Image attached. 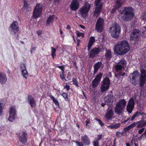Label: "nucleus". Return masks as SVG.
<instances>
[{
	"mask_svg": "<svg viewBox=\"0 0 146 146\" xmlns=\"http://www.w3.org/2000/svg\"><path fill=\"white\" fill-rule=\"evenodd\" d=\"M74 142L78 146H84L83 143L82 142H80L78 141H75Z\"/></svg>",
	"mask_w": 146,
	"mask_h": 146,
	"instance_id": "49530a36",
	"label": "nucleus"
},
{
	"mask_svg": "<svg viewBox=\"0 0 146 146\" xmlns=\"http://www.w3.org/2000/svg\"><path fill=\"white\" fill-rule=\"evenodd\" d=\"M85 122H86V126H88V124L90 123V121L89 120L86 121Z\"/></svg>",
	"mask_w": 146,
	"mask_h": 146,
	"instance_id": "69168bd1",
	"label": "nucleus"
},
{
	"mask_svg": "<svg viewBox=\"0 0 146 146\" xmlns=\"http://www.w3.org/2000/svg\"><path fill=\"white\" fill-rule=\"evenodd\" d=\"M127 105L134 107V101L133 98H131L128 102Z\"/></svg>",
	"mask_w": 146,
	"mask_h": 146,
	"instance_id": "72a5a7b5",
	"label": "nucleus"
},
{
	"mask_svg": "<svg viewBox=\"0 0 146 146\" xmlns=\"http://www.w3.org/2000/svg\"><path fill=\"white\" fill-rule=\"evenodd\" d=\"M136 125H137V122H133L132 124H131L130 125L131 128V129L134 127Z\"/></svg>",
	"mask_w": 146,
	"mask_h": 146,
	"instance_id": "3c124183",
	"label": "nucleus"
},
{
	"mask_svg": "<svg viewBox=\"0 0 146 146\" xmlns=\"http://www.w3.org/2000/svg\"><path fill=\"white\" fill-rule=\"evenodd\" d=\"M140 111H137L135 112L133 115L131 117V120H133L135 117H138L140 115Z\"/></svg>",
	"mask_w": 146,
	"mask_h": 146,
	"instance_id": "c9c22d12",
	"label": "nucleus"
},
{
	"mask_svg": "<svg viewBox=\"0 0 146 146\" xmlns=\"http://www.w3.org/2000/svg\"><path fill=\"white\" fill-rule=\"evenodd\" d=\"M143 31L142 32V33L143 36L146 37V27L144 26L142 28Z\"/></svg>",
	"mask_w": 146,
	"mask_h": 146,
	"instance_id": "a19ab883",
	"label": "nucleus"
},
{
	"mask_svg": "<svg viewBox=\"0 0 146 146\" xmlns=\"http://www.w3.org/2000/svg\"><path fill=\"white\" fill-rule=\"evenodd\" d=\"M102 136L103 135L102 134L98 135L97 137L95 138V140L98 141L102 138Z\"/></svg>",
	"mask_w": 146,
	"mask_h": 146,
	"instance_id": "a18cd8bd",
	"label": "nucleus"
},
{
	"mask_svg": "<svg viewBox=\"0 0 146 146\" xmlns=\"http://www.w3.org/2000/svg\"><path fill=\"white\" fill-rule=\"evenodd\" d=\"M58 67L60 69H61L62 71V74H64V67L63 66H59Z\"/></svg>",
	"mask_w": 146,
	"mask_h": 146,
	"instance_id": "09e8293b",
	"label": "nucleus"
},
{
	"mask_svg": "<svg viewBox=\"0 0 146 146\" xmlns=\"http://www.w3.org/2000/svg\"><path fill=\"white\" fill-rule=\"evenodd\" d=\"M130 40H131V44L133 45L135 44L137 42V41L138 40L136 39H131V37H130Z\"/></svg>",
	"mask_w": 146,
	"mask_h": 146,
	"instance_id": "ea45409f",
	"label": "nucleus"
},
{
	"mask_svg": "<svg viewBox=\"0 0 146 146\" xmlns=\"http://www.w3.org/2000/svg\"><path fill=\"white\" fill-rule=\"evenodd\" d=\"M92 44H93L88 42V51H89L90 50V49L91 48Z\"/></svg>",
	"mask_w": 146,
	"mask_h": 146,
	"instance_id": "6e6d98bb",
	"label": "nucleus"
},
{
	"mask_svg": "<svg viewBox=\"0 0 146 146\" xmlns=\"http://www.w3.org/2000/svg\"><path fill=\"white\" fill-rule=\"evenodd\" d=\"M139 73L137 70L134 71V72L130 74V76H135V77H138L139 76Z\"/></svg>",
	"mask_w": 146,
	"mask_h": 146,
	"instance_id": "58836bf2",
	"label": "nucleus"
},
{
	"mask_svg": "<svg viewBox=\"0 0 146 146\" xmlns=\"http://www.w3.org/2000/svg\"><path fill=\"white\" fill-rule=\"evenodd\" d=\"M28 100L32 108H33L36 105L35 102L31 96H28Z\"/></svg>",
	"mask_w": 146,
	"mask_h": 146,
	"instance_id": "cd10ccee",
	"label": "nucleus"
},
{
	"mask_svg": "<svg viewBox=\"0 0 146 146\" xmlns=\"http://www.w3.org/2000/svg\"><path fill=\"white\" fill-rule=\"evenodd\" d=\"M132 76V78H131L130 79V82L133 84H134V85H136L137 84V83L136 82V79L137 78V77L133 76Z\"/></svg>",
	"mask_w": 146,
	"mask_h": 146,
	"instance_id": "473e14b6",
	"label": "nucleus"
},
{
	"mask_svg": "<svg viewBox=\"0 0 146 146\" xmlns=\"http://www.w3.org/2000/svg\"><path fill=\"white\" fill-rule=\"evenodd\" d=\"M54 15H50L48 18L46 22V25H49V24L53 22L54 19Z\"/></svg>",
	"mask_w": 146,
	"mask_h": 146,
	"instance_id": "7c9ffc66",
	"label": "nucleus"
},
{
	"mask_svg": "<svg viewBox=\"0 0 146 146\" xmlns=\"http://www.w3.org/2000/svg\"><path fill=\"white\" fill-rule=\"evenodd\" d=\"M123 66H121L120 64H117L115 66V76L117 78H119L121 75V72L122 69L123 68Z\"/></svg>",
	"mask_w": 146,
	"mask_h": 146,
	"instance_id": "dca6fc26",
	"label": "nucleus"
},
{
	"mask_svg": "<svg viewBox=\"0 0 146 146\" xmlns=\"http://www.w3.org/2000/svg\"><path fill=\"white\" fill-rule=\"evenodd\" d=\"M51 49L52 50L51 53V55L53 58H54V57L56 56V49L53 47H51Z\"/></svg>",
	"mask_w": 146,
	"mask_h": 146,
	"instance_id": "4c0bfd02",
	"label": "nucleus"
},
{
	"mask_svg": "<svg viewBox=\"0 0 146 146\" xmlns=\"http://www.w3.org/2000/svg\"><path fill=\"white\" fill-rule=\"evenodd\" d=\"M24 7L25 8H27L28 7V4L26 2L24 1Z\"/></svg>",
	"mask_w": 146,
	"mask_h": 146,
	"instance_id": "680f3d73",
	"label": "nucleus"
},
{
	"mask_svg": "<svg viewBox=\"0 0 146 146\" xmlns=\"http://www.w3.org/2000/svg\"><path fill=\"white\" fill-rule=\"evenodd\" d=\"M145 128H142L141 129L139 130L138 133L139 134H141L144 131Z\"/></svg>",
	"mask_w": 146,
	"mask_h": 146,
	"instance_id": "4d7b16f0",
	"label": "nucleus"
},
{
	"mask_svg": "<svg viewBox=\"0 0 146 146\" xmlns=\"http://www.w3.org/2000/svg\"><path fill=\"white\" fill-rule=\"evenodd\" d=\"M116 104L125 108L126 105V102L124 99H121Z\"/></svg>",
	"mask_w": 146,
	"mask_h": 146,
	"instance_id": "c85d7f7f",
	"label": "nucleus"
},
{
	"mask_svg": "<svg viewBox=\"0 0 146 146\" xmlns=\"http://www.w3.org/2000/svg\"><path fill=\"white\" fill-rule=\"evenodd\" d=\"M72 81L74 85L78 87H79V85H78V82L76 78H73Z\"/></svg>",
	"mask_w": 146,
	"mask_h": 146,
	"instance_id": "79ce46f5",
	"label": "nucleus"
},
{
	"mask_svg": "<svg viewBox=\"0 0 146 146\" xmlns=\"http://www.w3.org/2000/svg\"><path fill=\"white\" fill-rule=\"evenodd\" d=\"M62 95L64 97V98L65 99V100L68 99L67 97L68 95L66 93H63L62 94Z\"/></svg>",
	"mask_w": 146,
	"mask_h": 146,
	"instance_id": "603ef678",
	"label": "nucleus"
},
{
	"mask_svg": "<svg viewBox=\"0 0 146 146\" xmlns=\"http://www.w3.org/2000/svg\"><path fill=\"white\" fill-rule=\"evenodd\" d=\"M117 54L122 55L127 53L130 50V45L128 42L125 40L119 42L115 46Z\"/></svg>",
	"mask_w": 146,
	"mask_h": 146,
	"instance_id": "f257e3e1",
	"label": "nucleus"
},
{
	"mask_svg": "<svg viewBox=\"0 0 146 146\" xmlns=\"http://www.w3.org/2000/svg\"><path fill=\"white\" fill-rule=\"evenodd\" d=\"M7 80L6 75L0 72V83L2 84H5Z\"/></svg>",
	"mask_w": 146,
	"mask_h": 146,
	"instance_id": "393cba45",
	"label": "nucleus"
},
{
	"mask_svg": "<svg viewBox=\"0 0 146 146\" xmlns=\"http://www.w3.org/2000/svg\"><path fill=\"white\" fill-rule=\"evenodd\" d=\"M134 107L127 105V110L130 113H131Z\"/></svg>",
	"mask_w": 146,
	"mask_h": 146,
	"instance_id": "f704fd0d",
	"label": "nucleus"
},
{
	"mask_svg": "<svg viewBox=\"0 0 146 146\" xmlns=\"http://www.w3.org/2000/svg\"><path fill=\"white\" fill-rule=\"evenodd\" d=\"M64 88L66 89L67 90H68L70 89V86L66 85L65 86Z\"/></svg>",
	"mask_w": 146,
	"mask_h": 146,
	"instance_id": "0e129e2a",
	"label": "nucleus"
},
{
	"mask_svg": "<svg viewBox=\"0 0 146 146\" xmlns=\"http://www.w3.org/2000/svg\"><path fill=\"white\" fill-rule=\"evenodd\" d=\"M117 9H118L114 6L113 8L112 9L111 11V13H113L115 12L116 10Z\"/></svg>",
	"mask_w": 146,
	"mask_h": 146,
	"instance_id": "13d9d810",
	"label": "nucleus"
},
{
	"mask_svg": "<svg viewBox=\"0 0 146 146\" xmlns=\"http://www.w3.org/2000/svg\"><path fill=\"white\" fill-rule=\"evenodd\" d=\"M118 64L121 65V66H123L124 68V66H126L127 64L126 61L124 59H123L119 61L118 63Z\"/></svg>",
	"mask_w": 146,
	"mask_h": 146,
	"instance_id": "2f4dec72",
	"label": "nucleus"
},
{
	"mask_svg": "<svg viewBox=\"0 0 146 146\" xmlns=\"http://www.w3.org/2000/svg\"><path fill=\"white\" fill-rule=\"evenodd\" d=\"M97 121L101 126H103L104 125V123L102 122L100 119H97Z\"/></svg>",
	"mask_w": 146,
	"mask_h": 146,
	"instance_id": "864d4df0",
	"label": "nucleus"
},
{
	"mask_svg": "<svg viewBox=\"0 0 146 146\" xmlns=\"http://www.w3.org/2000/svg\"><path fill=\"white\" fill-rule=\"evenodd\" d=\"M113 115V112L112 108L109 107L108 108L105 116V121L109 122V120L112 118Z\"/></svg>",
	"mask_w": 146,
	"mask_h": 146,
	"instance_id": "f8f14e48",
	"label": "nucleus"
},
{
	"mask_svg": "<svg viewBox=\"0 0 146 146\" xmlns=\"http://www.w3.org/2000/svg\"><path fill=\"white\" fill-rule=\"evenodd\" d=\"M124 109L123 108L116 104L115 108V112L117 114L120 115L121 113Z\"/></svg>",
	"mask_w": 146,
	"mask_h": 146,
	"instance_id": "5701e85b",
	"label": "nucleus"
},
{
	"mask_svg": "<svg viewBox=\"0 0 146 146\" xmlns=\"http://www.w3.org/2000/svg\"><path fill=\"white\" fill-rule=\"evenodd\" d=\"M140 72L139 85L140 87H142L144 86L146 81V70L143 68H141Z\"/></svg>",
	"mask_w": 146,
	"mask_h": 146,
	"instance_id": "423d86ee",
	"label": "nucleus"
},
{
	"mask_svg": "<svg viewBox=\"0 0 146 146\" xmlns=\"http://www.w3.org/2000/svg\"><path fill=\"white\" fill-rule=\"evenodd\" d=\"M114 100H115V97L111 94L108 95L105 98V101L106 102H107V104H109L110 103H113Z\"/></svg>",
	"mask_w": 146,
	"mask_h": 146,
	"instance_id": "412c9836",
	"label": "nucleus"
},
{
	"mask_svg": "<svg viewBox=\"0 0 146 146\" xmlns=\"http://www.w3.org/2000/svg\"><path fill=\"white\" fill-rule=\"evenodd\" d=\"M90 6L89 4L86 5L85 6L81 8L78 11V14H80L81 16L86 19L87 16V13L89 11Z\"/></svg>",
	"mask_w": 146,
	"mask_h": 146,
	"instance_id": "0eeeda50",
	"label": "nucleus"
},
{
	"mask_svg": "<svg viewBox=\"0 0 146 146\" xmlns=\"http://www.w3.org/2000/svg\"><path fill=\"white\" fill-rule=\"evenodd\" d=\"M50 97L52 100L53 102L56 105L59 106V104L57 100L55 99L52 95H50Z\"/></svg>",
	"mask_w": 146,
	"mask_h": 146,
	"instance_id": "e433bc0d",
	"label": "nucleus"
},
{
	"mask_svg": "<svg viewBox=\"0 0 146 146\" xmlns=\"http://www.w3.org/2000/svg\"><path fill=\"white\" fill-rule=\"evenodd\" d=\"M77 35L79 37L82 36L83 37H84V34L83 33H80L78 31H76Z\"/></svg>",
	"mask_w": 146,
	"mask_h": 146,
	"instance_id": "37998d69",
	"label": "nucleus"
},
{
	"mask_svg": "<svg viewBox=\"0 0 146 146\" xmlns=\"http://www.w3.org/2000/svg\"><path fill=\"white\" fill-rule=\"evenodd\" d=\"M107 102H105L104 103H102L101 104V106L102 107H104L107 104V105H109V104H107Z\"/></svg>",
	"mask_w": 146,
	"mask_h": 146,
	"instance_id": "052dcab7",
	"label": "nucleus"
},
{
	"mask_svg": "<svg viewBox=\"0 0 146 146\" xmlns=\"http://www.w3.org/2000/svg\"><path fill=\"white\" fill-rule=\"evenodd\" d=\"M99 0H97L96 1H95L94 3L96 6L94 14L97 15V16H98L100 14L103 5V3L102 2H99Z\"/></svg>",
	"mask_w": 146,
	"mask_h": 146,
	"instance_id": "9d476101",
	"label": "nucleus"
},
{
	"mask_svg": "<svg viewBox=\"0 0 146 146\" xmlns=\"http://www.w3.org/2000/svg\"><path fill=\"white\" fill-rule=\"evenodd\" d=\"M60 78L63 81H66V80L65 78L64 77V75L63 74H62V73L61 74H60Z\"/></svg>",
	"mask_w": 146,
	"mask_h": 146,
	"instance_id": "8fccbe9b",
	"label": "nucleus"
},
{
	"mask_svg": "<svg viewBox=\"0 0 146 146\" xmlns=\"http://www.w3.org/2000/svg\"><path fill=\"white\" fill-rule=\"evenodd\" d=\"M137 125L136 127L137 128H141L146 125V121L144 120L143 117H142L141 120L137 122Z\"/></svg>",
	"mask_w": 146,
	"mask_h": 146,
	"instance_id": "4be33fe9",
	"label": "nucleus"
},
{
	"mask_svg": "<svg viewBox=\"0 0 146 146\" xmlns=\"http://www.w3.org/2000/svg\"><path fill=\"white\" fill-rule=\"evenodd\" d=\"M20 67L22 75L25 79H27L29 75L28 73L25 64L24 63H21Z\"/></svg>",
	"mask_w": 146,
	"mask_h": 146,
	"instance_id": "2eb2a0df",
	"label": "nucleus"
},
{
	"mask_svg": "<svg viewBox=\"0 0 146 146\" xmlns=\"http://www.w3.org/2000/svg\"><path fill=\"white\" fill-rule=\"evenodd\" d=\"M104 21L102 18L100 17L97 20L96 24L95 30L98 32H102L104 29Z\"/></svg>",
	"mask_w": 146,
	"mask_h": 146,
	"instance_id": "39448f33",
	"label": "nucleus"
},
{
	"mask_svg": "<svg viewBox=\"0 0 146 146\" xmlns=\"http://www.w3.org/2000/svg\"><path fill=\"white\" fill-rule=\"evenodd\" d=\"M94 38L93 36H91L90 39L89 43L93 44L95 41Z\"/></svg>",
	"mask_w": 146,
	"mask_h": 146,
	"instance_id": "c03bdc74",
	"label": "nucleus"
},
{
	"mask_svg": "<svg viewBox=\"0 0 146 146\" xmlns=\"http://www.w3.org/2000/svg\"><path fill=\"white\" fill-rule=\"evenodd\" d=\"M110 84V80L109 78L106 77L104 78L101 82V92L103 93L107 90L109 88Z\"/></svg>",
	"mask_w": 146,
	"mask_h": 146,
	"instance_id": "20e7f679",
	"label": "nucleus"
},
{
	"mask_svg": "<svg viewBox=\"0 0 146 146\" xmlns=\"http://www.w3.org/2000/svg\"><path fill=\"white\" fill-rule=\"evenodd\" d=\"M100 48H94L92 49L90 52L89 54V57L93 58L98 56V54L100 52Z\"/></svg>",
	"mask_w": 146,
	"mask_h": 146,
	"instance_id": "9b49d317",
	"label": "nucleus"
},
{
	"mask_svg": "<svg viewBox=\"0 0 146 146\" xmlns=\"http://www.w3.org/2000/svg\"><path fill=\"white\" fill-rule=\"evenodd\" d=\"M5 105V101L3 99H0V116L2 114V110Z\"/></svg>",
	"mask_w": 146,
	"mask_h": 146,
	"instance_id": "c756f323",
	"label": "nucleus"
},
{
	"mask_svg": "<svg viewBox=\"0 0 146 146\" xmlns=\"http://www.w3.org/2000/svg\"><path fill=\"white\" fill-rule=\"evenodd\" d=\"M129 130L128 129V128H127V127H126L125 128L123 129V130L124 131H129Z\"/></svg>",
	"mask_w": 146,
	"mask_h": 146,
	"instance_id": "774afa93",
	"label": "nucleus"
},
{
	"mask_svg": "<svg viewBox=\"0 0 146 146\" xmlns=\"http://www.w3.org/2000/svg\"><path fill=\"white\" fill-rule=\"evenodd\" d=\"M42 5L40 3L37 4L33 12V17L35 18L39 17L42 12Z\"/></svg>",
	"mask_w": 146,
	"mask_h": 146,
	"instance_id": "6e6552de",
	"label": "nucleus"
},
{
	"mask_svg": "<svg viewBox=\"0 0 146 146\" xmlns=\"http://www.w3.org/2000/svg\"><path fill=\"white\" fill-rule=\"evenodd\" d=\"M120 125V123H117L115 124V125H113L114 128H117L119 127Z\"/></svg>",
	"mask_w": 146,
	"mask_h": 146,
	"instance_id": "bf43d9fd",
	"label": "nucleus"
},
{
	"mask_svg": "<svg viewBox=\"0 0 146 146\" xmlns=\"http://www.w3.org/2000/svg\"><path fill=\"white\" fill-rule=\"evenodd\" d=\"M16 115V111L15 106H13L10 108L9 112V116L8 120L10 121H12L15 118Z\"/></svg>",
	"mask_w": 146,
	"mask_h": 146,
	"instance_id": "4468645a",
	"label": "nucleus"
},
{
	"mask_svg": "<svg viewBox=\"0 0 146 146\" xmlns=\"http://www.w3.org/2000/svg\"><path fill=\"white\" fill-rule=\"evenodd\" d=\"M27 135V133L26 132H23L22 135L19 137L20 141L23 143H25L26 142L27 140V138L26 136Z\"/></svg>",
	"mask_w": 146,
	"mask_h": 146,
	"instance_id": "bb28decb",
	"label": "nucleus"
},
{
	"mask_svg": "<svg viewBox=\"0 0 146 146\" xmlns=\"http://www.w3.org/2000/svg\"><path fill=\"white\" fill-rule=\"evenodd\" d=\"M122 133L121 132H117L116 133V136L118 137H120L122 135Z\"/></svg>",
	"mask_w": 146,
	"mask_h": 146,
	"instance_id": "5fc2aeb1",
	"label": "nucleus"
},
{
	"mask_svg": "<svg viewBox=\"0 0 146 146\" xmlns=\"http://www.w3.org/2000/svg\"><path fill=\"white\" fill-rule=\"evenodd\" d=\"M81 140L85 145H89L90 144V141L88 137L86 135L82 136L81 138Z\"/></svg>",
	"mask_w": 146,
	"mask_h": 146,
	"instance_id": "aec40b11",
	"label": "nucleus"
},
{
	"mask_svg": "<svg viewBox=\"0 0 146 146\" xmlns=\"http://www.w3.org/2000/svg\"><path fill=\"white\" fill-rule=\"evenodd\" d=\"M108 127L110 128L111 129H113L114 128L113 125H110L108 126Z\"/></svg>",
	"mask_w": 146,
	"mask_h": 146,
	"instance_id": "338daca9",
	"label": "nucleus"
},
{
	"mask_svg": "<svg viewBox=\"0 0 146 146\" xmlns=\"http://www.w3.org/2000/svg\"><path fill=\"white\" fill-rule=\"evenodd\" d=\"M105 57L106 60H110L111 58L112 57L111 52L110 50L107 49L106 50Z\"/></svg>",
	"mask_w": 146,
	"mask_h": 146,
	"instance_id": "a878e982",
	"label": "nucleus"
},
{
	"mask_svg": "<svg viewBox=\"0 0 146 146\" xmlns=\"http://www.w3.org/2000/svg\"><path fill=\"white\" fill-rule=\"evenodd\" d=\"M130 37L131 39L139 40L142 36V33L139 29H134L130 34Z\"/></svg>",
	"mask_w": 146,
	"mask_h": 146,
	"instance_id": "1a4fd4ad",
	"label": "nucleus"
},
{
	"mask_svg": "<svg viewBox=\"0 0 146 146\" xmlns=\"http://www.w3.org/2000/svg\"><path fill=\"white\" fill-rule=\"evenodd\" d=\"M125 2V0H116L115 6L119 9L121 8Z\"/></svg>",
	"mask_w": 146,
	"mask_h": 146,
	"instance_id": "b1692460",
	"label": "nucleus"
},
{
	"mask_svg": "<svg viewBox=\"0 0 146 146\" xmlns=\"http://www.w3.org/2000/svg\"><path fill=\"white\" fill-rule=\"evenodd\" d=\"M79 3L78 0H73L72 2L70 8L73 11H76L78 8Z\"/></svg>",
	"mask_w": 146,
	"mask_h": 146,
	"instance_id": "f3484780",
	"label": "nucleus"
},
{
	"mask_svg": "<svg viewBox=\"0 0 146 146\" xmlns=\"http://www.w3.org/2000/svg\"><path fill=\"white\" fill-rule=\"evenodd\" d=\"M119 11L121 14L124 15L121 19L125 21H131L134 15V13L133 12L132 8L130 7H125L122 11L119 10Z\"/></svg>",
	"mask_w": 146,
	"mask_h": 146,
	"instance_id": "f03ea898",
	"label": "nucleus"
},
{
	"mask_svg": "<svg viewBox=\"0 0 146 146\" xmlns=\"http://www.w3.org/2000/svg\"><path fill=\"white\" fill-rule=\"evenodd\" d=\"M93 143L94 146H99V143L98 141L95 140L93 141Z\"/></svg>",
	"mask_w": 146,
	"mask_h": 146,
	"instance_id": "de8ad7c7",
	"label": "nucleus"
},
{
	"mask_svg": "<svg viewBox=\"0 0 146 146\" xmlns=\"http://www.w3.org/2000/svg\"><path fill=\"white\" fill-rule=\"evenodd\" d=\"M18 25V23L17 21H13L9 27V30L13 31L15 34L17 33L19 30V28L17 26Z\"/></svg>",
	"mask_w": 146,
	"mask_h": 146,
	"instance_id": "a211bd4d",
	"label": "nucleus"
},
{
	"mask_svg": "<svg viewBox=\"0 0 146 146\" xmlns=\"http://www.w3.org/2000/svg\"><path fill=\"white\" fill-rule=\"evenodd\" d=\"M103 75V74L100 73L98 75L92 82V86L93 88L96 87L100 81Z\"/></svg>",
	"mask_w": 146,
	"mask_h": 146,
	"instance_id": "ddd939ff",
	"label": "nucleus"
},
{
	"mask_svg": "<svg viewBox=\"0 0 146 146\" xmlns=\"http://www.w3.org/2000/svg\"><path fill=\"white\" fill-rule=\"evenodd\" d=\"M143 17L144 19H146V11L144 12Z\"/></svg>",
	"mask_w": 146,
	"mask_h": 146,
	"instance_id": "e2e57ef3",
	"label": "nucleus"
},
{
	"mask_svg": "<svg viewBox=\"0 0 146 146\" xmlns=\"http://www.w3.org/2000/svg\"><path fill=\"white\" fill-rule=\"evenodd\" d=\"M103 67V64L101 62H98L95 64L94 65V74H95L98 71L99 68L102 69Z\"/></svg>",
	"mask_w": 146,
	"mask_h": 146,
	"instance_id": "6ab92c4d",
	"label": "nucleus"
},
{
	"mask_svg": "<svg viewBox=\"0 0 146 146\" xmlns=\"http://www.w3.org/2000/svg\"><path fill=\"white\" fill-rule=\"evenodd\" d=\"M111 36L115 38H118L120 36L121 28L119 25L116 23L111 25L109 29Z\"/></svg>",
	"mask_w": 146,
	"mask_h": 146,
	"instance_id": "7ed1b4c3",
	"label": "nucleus"
}]
</instances>
